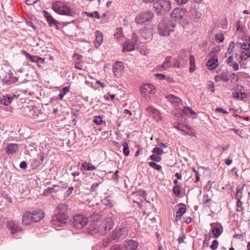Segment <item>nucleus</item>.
<instances>
[{
	"label": "nucleus",
	"instance_id": "obj_44",
	"mask_svg": "<svg viewBox=\"0 0 250 250\" xmlns=\"http://www.w3.org/2000/svg\"><path fill=\"white\" fill-rule=\"evenodd\" d=\"M73 58L74 59L75 63L76 62H81V63H83V56L82 55L75 53L74 54Z\"/></svg>",
	"mask_w": 250,
	"mask_h": 250
},
{
	"label": "nucleus",
	"instance_id": "obj_19",
	"mask_svg": "<svg viewBox=\"0 0 250 250\" xmlns=\"http://www.w3.org/2000/svg\"><path fill=\"white\" fill-rule=\"evenodd\" d=\"M43 14L44 16L46 19L49 26L58 25L59 24V22L56 20L47 11L44 10L43 11Z\"/></svg>",
	"mask_w": 250,
	"mask_h": 250
},
{
	"label": "nucleus",
	"instance_id": "obj_46",
	"mask_svg": "<svg viewBox=\"0 0 250 250\" xmlns=\"http://www.w3.org/2000/svg\"><path fill=\"white\" fill-rule=\"evenodd\" d=\"M215 40L218 43H221L223 42L224 37L222 33H218L215 36Z\"/></svg>",
	"mask_w": 250,
	"mask_h": 250
},
{
	"label": "nucleus",
	"instance_id": "obj_33",
	"mask_svg": "<svg viewBox=\"0 0 250 250\" xmlns=\"http://www.w3.org/2000/svg\"><path fill=\"white\" fill-rule=\"evenodd\" d=\"M43 160L44 157L41 155L39 157V159H34L33 160V165H34L35 168H36L43 163Z\"/></svg>",
	"mask_w": 250,
	"mask_h": 250
},
{
	"label": "nucleus",
	"instance_id": "obj_63",
	"mask_svg": "<svg viewBox=\"0 0 250 250\" xmlns=\"http://www.w3.org/2000/svg\"><path fill=\"white\" fill-rule=\"evenodd\" d=\"M113 240L111 238V235L109 238H107L104 243V245L105 247H107L109 243L111 242V241Z\"/></svg>",
	"mask_w": 250,
	"mask_h": 250
},
{
	"label": "nucleus",
	"instance_id": "obj_32",
	"mask_svg": "<svg viewBox=\"0 0 250 250\" xmlns=\"http://www.w3.org/2000/svg\"><path fill=\"white\" fill-rule=\"evenodd\" d=\"M190 13L192 18L195 20L200 19L202 16V14L201 12L197 11L196 10L194 9L190 11Z\"/></svg>",
	"mask_w": 250,
	"mask_h": 250
},
{
	"label": "nucleus",
	"instance_id": "obj_56",
	"mask_svg": "<svg viewBox=\"0 0 250 250\" xmlns=\"http://www.w3.org/2000/svg\"><path fill=\"white\" fill-rule=\"evenodd\" d=\"M186 208L185 207H180L177 211V214H179L182 216L186 212Z\"/></svg>",
	"mask_w": 250,
	"mask_h": 250
},
{
	"label": "nucleus",
	"instance_id": "obj_24",
	"mask_svg": "<svg viewBox=\"0 0 250 250\" xmlns=\"http://www.w3.org/2000/svg\"><path fill=\"white\" fill-rule=\"evenodd\" d=\"M18 145L15 144H9L6 148V152L8 154H13L18 150Z\"/></svg>",
	"mask_w": 250,
	"mask_h": 250
},
{
	"label": "nucleus",
	"instance_id": "obj_15",
	"mask_svg": "<svg viewBox=\"0 0 250 250\" xmlns=\"http://www.w3.org/2000/svg\"><path fill=\"white\" fill-rule=\"evenodd\" d=\"M210 227L212 228L211 231L213 235V237L215 238H218L223 232L222 227L215 223L210 224Z\"/></svg>",
	"mask_w": 250,
	"mask_h": 250
},
{
	"label": "nucleus",
	"instance_id": "obj_16",
	"mask_svg": "<svg viewBox=\"0 0 250 250\" xmlns=\"http://www.w3.org/2000/svg\"><path fill=\"white\" fill-rule=\"evenodd\" d=\"M124 70V66L123 65V63L121 62H117L113 66V71L115 75V76L117 77H119L121 73Z\"/></svg>",
	"mask_w": 250,
	"mask_h": 250
},
{
	"label": "nucleus",
	"instance_id": "obj_34",
	"mask_svg": "<svg viewBox=\"0 0 250 250\" xmlns=\"http://www.w3.org/2000/svg\"><path fill=\"white\" fill-rule=\"evenodd\" d=\"M55 188H59V187L57 186H54V187L53 188H47L46 189H45L44 190V192H43V195H48L52 193L53 192H56L57 191H58V190H56L55 189Z\"/></svg>",
	"mask_w": 250,
	"mask_h": 250
},
{
	"label": "nucleus",
	"instance_id": "obj_17",
	"mask_svg": "<svg viewBox=\"0 0 250 250\" xmlns=\"http://www.w3.org/2000/svg\"><path fill=\"white\" fill-rule=\"evenodd\" d=\"M18 81V77L14 76L12 73H8L2 80L3 83L7 85L10 84Z\"/></svg>",
	"mask_w": 250,
	"mask_h": 250
},
{
	"label": "nucleus",
	"instance_id": "obj_30",
	"mask_svg": "<svg viewBox=\"0 0 250 250\" xmlns=\"http://www.w3.org/2000/svg\"><path fill=\"white\" fill-rule=\"evenodd\" d=\"M68 210V206L63 204H61L58 206L57 210L59 213H64L67 212Z\"/></svg>",
	"mask_w": 250,
	"mask_h": 250
},
{
	"label": "nucleus",
	"instance_id": "obj_60",
	"mask_svg": "<svg viewBox=\"0 0 250 250\" xmlns=\"http://www.w3.org/2000/svg\"><path fill=\"white\" fill-rule=\"evenodd\" d=\"M185 133L187 135H191V136H195V134L196 133L195 130L192 129V128L190 129L189 130H188L187 131H186L185 132Z\"/></svg>",
	"mask_w": 250,
	"mask_h": 250
},
{
	"label": "nucleus",
	"instance_id": "obj_13",
	"mask_svg": "<svg viewBox=\"0 0 250 250\" xmlns=\"http://www.w3.org/2000/svg\"><path fill=\"white\" fill-rule=\"evenodd\" d=\"M124 246L125 250H136L138 247V243L132 239L127 240L124 242Z\"/></svg>",
	"mask_w": 250,
	"mask_h": 250
},
{
	"label": "nucleus",
	"instance_id": "obj_51",
	"mask_svg": "<svg viewBox=\"0 0 250 250\" xmlns=\"http://www.w3.org/2000/svg\"><path fill=\"white\" fill-rule=\"evenodd\" d=\"M208 89L212 92H214V84L212 81H208Z\"/></svg>",
	"mask_w": 250,
	"mask_h": 250
},
{
	"label": "nucleus",
	"instance_id": "obj_48",
	"mask_svg": "<svg viewBox=\"0 0 250 250\" xmlns=\"http://www.w3.org/2000/svg\"><path fill=\"white\" fill-rule=\"evenodd\" d=\"M173 193L178 196L181 193V187L179 185H176L173 188Z\"/></svg>",
	"mask_w": 250,
	"mask_h": 250
},
{
	"label": "nucleus",
	"instance_id": "obj_22",
	"mask_svg": "<svg viewBox=\"0 0 250 250\" xmlns=\"http://www.w3.org/2000/svg\"><path fill=\"white\" fill-rule=\"evenodd\" d=\"M217 59H212L208 61L207 63V67L209 70H213L218 66Z\"/></svg>",
	"mask_w": 250,
	"mask_h": 250
},
{
	"label": "nucleus",
	"instance_id": "obj_9",
	"mask_svg": "<svg viewBox=\"0 0 250 250\" xmlns=\"http://www.w3.org/2000/svg\"><path fill=\"white\" fill-rule=\"evenodd\" d=\"M247 30L245 26L241 23L240 21L237 22L236 29L235 30V36L238 38L245 40L247 38Z\"/></svg>",
	"mask_w": 250,
	"mask_h": 250
},
{
	"label": "nucleus",
	"instance_id": "obj_28",
	"mask_svg": "<svg viewBox=\"0 0 250 250\" xmlns=\"http://www.w3.org/2000/svg\"><path fill=\"white\" fill-rule=\"evenodd\" d=\"M135 45V44H134L132 42L129 43L127 42H125V45L123 47L124 51H125V50L126 51H131L134 50V49H135L134 45Z\"/></svg>",
	"mask_w": 250,
	"mask_h": 250
},
{
	"label": "nucleus",
	"instance_id": "obj_55",
	"mask_svg": "<svg viewBox=\"0 0 250 250\" xmlns=\"http://www.w3.org/2000/svg\"><path fill=\"white\" fill-rule=\"evenodd\" d=\"M152 152L157 155H160L163 152V150L159 147H155L153 149Z\"/></svg>",
	"mask_w": 250,
	"mask_h": 250
},
{
	"label": "nucleus",
	"instance_id": "obj_47",
	"mask_svg": "<svg viewBox=\"0 0 250 250\" xmlns=\"http://www.w3.org/2000/svg\"><path fill=\"white\" fill-rule=\"evenodd\" d=\"M237 211H242L244 209L243 207H242V203L240 201L241 198H237Z\"/></svg>",
	"mask_w": 250,
	"mask_h": 250
},
{
	"label": "nucleus",
	"instance_id": "obj_31",
	"mask_svg": "<svg viewBox=\"0 0 250 250\" xmlns=\"http://www.w3.org/2000/svg\"><path fill=\"white\" fill-rule=\"evenodd\" d=\"M233 54L230 55H228V59L226 61V62L229 66L232 67L233 69H234V62L233 61Z\"/></svg>",
	"mask_w": 250,
	"mask_h": 250
},
{
	"label": "nucleus",
	"instance_id": "obj_3",
	"mask_svg": "<svg viewBox=\"0 0 250 250\" xmlns=\"http://www.w3.org/2000/svg\"><path fill=\"white\" fill-rule=\"evenodd\" d=\"M53 10L61 15L71 16L72 15V11L70 7L60 1H56L52 3Z\"/></svg>",
	"mask_w": 250,
	"mask_h": 250
},
{
	"label": "nucleus",
	"instance_id": "obj_38",
	"mask_svg": "<svg viewBox=\"0 0 250 250\" xmlns=\"http://www.w3.org/2000/svg\"><path fill=\"white\" fill-rule=\"evenodd\" d=\"M234 48V43L233 41L231 42L228 47L227 52L226 54V56L227 57L228 55L233 54V49Z\"/></svg>",
	"mask_w": 250,
	"mask_h": 250
},
{
	"label": "nucleus",
	"instance_id": "obj_2",
	"mask_svg": "<svg viewBox=\"0 0 250 250\" xmlns=\"http://www.w3.org/2000/svg\"><path fill=\"white\" fill-rule=\"evenodd\" d=\"M153 8L158 14L163 15L171 8L169 0H158L153 3Z\"/></svg>",
	"mask_w": 250,
	"mask_h": 250
},
{
	"label": "nucleus",
	"instance_id": "obj_37",
	"mask_svg": "<svg viewBox=\"0 0 250 250\" xmlns=\"http://www.w3.org/2000/svg\"><path fill=\"white\" fill-rule=\"evenodd\" d=\"M12 101V98L8 96H3L1 100V102L4 105H8Z\"/></svg>",
	"mask_w": 250,
	"mask_h": 250
},
{
	"label": "nucleus",
	"instance_id": "obj_42",
	"mask_svg": "<svg viewBox=\"0 0 250 250\" xmlns=\"http://www.w3.org/2000/svg\"><path fill=\"white\" fill-rule=\"evenodd\" d=\"M123 153L124 155L126 156H128L130 153L129 147L128 144L126 142H124L123 144Z\"/></svg>",
	"mask_w": 250,
	"mask_h": 250
},
{
	"label": "nucleus",
	"instance_id": "obj_39",
	"mask_svg": "<svg viewBox=\"0 0 250 250\" xmlns=\"http://www.w3.org/2000/svg\"><path fill=\"white\" fill-rule=\"evenodd\" d=\"M24 54L26 57H28L30 61H31L32 62H37L39 61V57L36 56H32L29 53L26 52L25 51H24Z\"/></svg>",
	"mask_w": 250,
	"mask_h": 250
},
{
	"label": "nucleus",
	"instance_id": "obj_27",
	"mask_svg": "<svg viewBox=\"0 0 250 250\" xmlns=\"http://www.w3.org/2000/svg\"><path fill=\"white\" fill-rule=\"evenodd\" d=\"M189 72H193L195 70V60L194 57L192 55L189 56Z\"/></svg>",
	"mask_w": 250,
	"mask_h": 250
},
{
	"label": "nucleus",
	"instance_id": "obj_57",
	"mask_svg": "<svg viewBox=\"0 0 250 250\" xmlns=\"http://www.w3.org/2000/svg\"><path fill=\"white\" fill-rule=\"evenodd\" d=\"M100 184V183H94L91 187V191H93V192L96 191L97 189Z\"/></svg>",
	"mask_w": 250,
	"mask_h": 250
},
{
	"label": "nucleus",
	"instance_id": "obj_26",
	"mask_svg": "<svg viewBox=\"0 0 250 250\" xmlns=\"http://www.w3.org/2000/svg\"><path fill=\"white\" fill-rule=\"evenodd\" d=\"M167 100L172 103L179 104L181 102V99L173 95H168L167 96Z\"/></svg>",
	"mask_w": 250,
	"mask_h": 250
},
{
	"label": "nucleus",
	"instance_id": "obj_36",
	"mask_svg": "<svg viewBox=\"0 0 250 250\" xmlns=\"http://www.w3.org/2000/svg\"><path fill=\"white\" fill-rule=\"evenodd\" d=\"M146 111L150 114H152L155 117L159 116V112L157 109L152 106H149L146 108Z\"/></svg>",
	"mask_w": 250,
	"mask_h": 250
},
{
	"label": "nucleus",
	"instance_id": "obj_6",
	"mask_svg": "<svg viewBox=\"0 0 250 250\" xmlns=\"http://www.w3.org/2000/svg\"><path fill=\"white\" fill-rule=\"evenodd\" d=\"M68 216L64 213H57L52 218V224L55 226H62L67 222Z\"/></svg>",
	"mask_w": 250,
	"mask_h": 250
},
{
	"label": "nucleus",
	"instance_id": "obj_20",
	"mask_svg": "<svg viewBox=\"0 0 250 250\" xmlns=\"http://www.w3.org/2000/svg\"><path fill=\"white\" fill-rule=\"evenodd\" d=\"M31 214L33 222H39L44 217L43 213L41 209L34 210Z\"/></svg>",
	"mask_w": 250,
	"mask_h": 250
},
{
	"label": "nucleus",
	"instance_id": "obj_14",
	"mask_svg": "<svg viewBox=\"0 0 250 250\" xmlns=\"http://www.w3.org/2000/svg\"><path fill=\"white\" fill-rule=\"evenodd\" d=\"M31 212L26 211L22 215L21 224L23 226H29L33 222Z\"/></svg>",
	"mask_w": 250,
	"mask_h": 250
},
{
	"label": "nucleus",
	"instance_id": "obj_62",
	"mask_svg": "<svg viewBox=\"0 0 250 250\" xmlns=\"http://www.w3.org/2000/svg\"><path fill=\"white\" fill-rule=\"evenodd\" d=\"M190 109H191V108L189 107H188V106L185 107L183 109V112L186 115H189V112H190Z\"/></svg>",
	"mask_w": 250,
	"mask_h": 250
},
{
	"label": "nucleus",
	"instance_id": "obj_64",
	"mask_svg": "<svg viewBox=\"0 0 250 250\" xmlns=\"http://www.w3.org/2000/svg\"><path fill=\"white\" fill-rule=\"evenodd\" d=\"M111 250H122L120 245H115L111 249Z\"/></svg>",
	"mask_w": 250,
	"mask_h": 250
},
{
	"label": "nucleus",
	"instance_id": "obj_59",
	"mask_svg": "<svg viewBox=\"0 0 250 250\" xmlns=\"http://www.w3.org/2000/svg\"><path fill=\"white\" fill-rule=\"evenodd\" d=\"M74 190V188L73 187H71L69 188V189L65 192L64 197H68L69 196Z\"/></svg>",
	"mask_w": 250,
	"mask_h": 250
},
{
	"label": "nucleus",
	"instance_id": "obj_5",
	"mask_svg": "<svg viewBox=\"0 0 250 250\" xmlns=\"http://www.w3.org/2000/svg\"><path fill=\"white\" fill-rule=\"evenodd\" d=\"M114 225V223L112 219L110 218H107L102 222L99 229L97 230H94V231L102 234H106L107 232L113 228Z\"/></svg>",
	"mask_w": 250,
	"mask_h": 250
},
{
	"label": "nucleus",
	"instance_id": "obj_7",
	"mask_svg": "<svg viewBox=\"0 0 250 250\" xmlns=\"http://www.w3.org/2000/svg\"><path fill=\"white\" fill-rule=\"evenodd\" d=\"M128 229L127 227H123L121 228H116L111 234V238L118 241L120 240L124 239L128 234Z\"/></svg>",
	"mask_w": 250,
	"mask_h": 250
},
{
	"label": "nucleus",
	"instance_id": "obj_53",
	"mask_svg": "<svg viewBox=\"0 0 250 250\" xmlns=\"http://www.w3.org/2000/svg\"><path fill=\"white\" fill-rule=\"evenodd\" d=\"M150 158L151 160L157 162H159L161 160V158L160 157L155 154L151 155L150 156Z\"/></svg>",
	"mask_w": 250,
	"mask_h": 250
},
{
	"label": "nucleus",
	"instance_id": "obj_49",
	"mask_svg": "<svg viewBox=\"0 0 250 250\" xmlns=\"http://www.w3.org/2000/svg\"><path fill=\"white\" fill-rule=\"evenodd\" d=\"M221 77L222 81H224L225 82H228L229 80V77L228 75V72H223L222 74H220Z\"/></svg>",
	"mask_w": 250,
	"mask_h": 250
},
{
	"label": "nucleus",
	"instance_id": "obj_8",
	"mask_svg": "<svg viewBox=\"0 0 250 250\" xmlns=\"http://www.w3.org/2000/svg\"><path fill=\"white\" fill-rule=\"evenodd\" d=\"M88 222L87 217L83 215L79 214L74 216L72 223L73 227L78 229H82L88 223Z\"/></svg>",
	"mask_w": 250,
	"mask_h": 250
},
{
	"label": "nucleus",
	"instance_id": "obj_18",
	"mask_svg": "<svg viewBox=\"0 0 250 250\" xmlns=\"http://www.w3.org/2000/svg\"><path fill=\"white\" fill-rule=\"evenodd\" d=\"M95 39L94 41V44L96 48L99 47L103 42V34L99 31L95 32Z\"/></svg>",
	"mask_w": 250,
	"mask_h": 250
},
{
	"label": "nucleus",
	"instance_id": "obj_25",
	"mask_svg": "<svg viewBox=\"0 0 250 250\" xmlns=\"http://www.w3.org/2000/svg\"><path fill=\"white\" fill-rule=\"evenodd\" d=\"M114 36L119 43H123L125 42V38L120 29L118 30Z\"/></svg>",
	"mask_w": 250,
	"mask_h": 250
},
{
	"label": "nucleus",
	"instance_id": "obj_41",
	"mask_svg": "<svg viewBox=\"0 0 250 250\" xmlns=\"http://www.w3.org/2000/svg\"><path fill=\"white\" fill-rule=\"evenodd\" d=\"M244 187V185H242L241 186L240 185L237 187L236 190V194H235V196H237V198H241L243 188Z\"/></svg>",
	"mask_w": 250,
	"mask_h": 250
},
{
	"label": "nucleus",
	"instance_id": "obj_50",
	"mask_svg": "<svg viewBox=\"0 0 250 250\" xmlns=\"http://www.w3.org/2000/svg\"><path fill=\"white\" fill-rule=\"evenodd\" d=\"M138 37L136 33H133L132 35V42L133 43L136 45L138 42Z\"/></svg>",
	"mask_w": 250,
	"mask_h": 250
},
{
	"label": "nucleus",
	"instance_id": "obj_58",
	"mask_svg": "<svg viewBox=\"0 0 250 250\" xmlns=\"http://www.w3.org/2000/svg\"><path fill=\"white\" fill-rule=\"evenodd\" d=\"M83 63L81 62H76L75 63V68L76 69L82 70L83 69Z\"/></svg>",
	"mask_w": 250,
	"mask_h": 250
},
{
	"label": "nucleus",
	"instance_id": "obj_40",
	"mask_svg": "<svg viewBox=\"0 0 250 250\" xmlns=\"http://www.w3.org/2000/svg\"><path fill=\"white\" fill-rule=\"evenodd\" d=\"M247 94L245 92H235V98L243 100L244 98H247Z\"/></svg>",
	"mask_w": 250,
	"mask_h": 250
},
{
	"label": "nucleus",
	"instance_id": "obj_52",
	"mask_svg": "<svg viewBox=\"0 0 250 250\" xmlns=\"http://www.w3.org/2000/svg\"><path fill=\"white\" fill-rule=\"evenodd\" d=\"M93 122L97 125H101L103 122L102 118L100 116H96L93 119Z\"/></svg>",
	"mask_w": 250,
	"mask_h": 250
},
{
	"label": "nucleus",
	"instance_id": "obj_61",
	"mask_svg": "<svg viewBox=\"0 0 250 250\" xmlns=\"http://www.w3.org/2000/svg\"><path fill=\"white\" fill-rule=\"evenodd\" d=\"M39 0H25V3L27 5H31L37 2Z\"/></svg>",
	"mask_w": 250,
	"mask_h": 250
},
{
	"label": "nucleus",
	"instance_id": "obj_21",
	"mask_svg": "<svg viewBox=\"0 0 250 250\" xmlns=\"http://www.w3.org/2000/svg\"><path fill=\"white\" fill-rule=\"evenodd\" d=\"M141 35L144 39L150 38L152 36V30L151 28L144 27L140 31Z\"/></svg>",
	"mask_w": 250,
	"mask_h": 250
},
{
	"label": "nucleus",
	"instance_id": "obj_11",
	"mask_svg": "<svg viewBox=\"0 0 250 250\" xmlns=\"http://www.w3.org/2000/svg\"><path fill=\"white\" fill-rule=\"evenodd\" d=\"M250 57V43L243 42L241 46L240 58L246 60Z\"/></svg>",
	"mask_w": 250,
	"mask_h": 250
},
{
	"label": "nucleus",
	"instance_id": "obj_29",
	"mask_svg": "<svg viewBox=\"0 0 250 250\" xmlns=\"http://www.w3.org/2000/svg\"><path fill=\"white\" fill-rule=\"evenodd\" d=\"M171 59V57L170 56H167L166 59L165 61L162 64V67L164 69H167V68H169L171 66V63L170 62V60Z\"/></svg>",
	"mask_w": 250,
	"mask_h": 250
},
{
	"label": "nucleus",
	"instance_id": "obj_45",
	"mask_svg": "<svg viewBox=\"0 0 250 250\" xmlns=\"http://www.w3.org/2000/svg\"><path fill=\"white\" fill-rule=\"evenodd\" d=\"M148 164L150 167L157 170H160L162 168V167L160 165H158L154 162H150Z\"/></svg>",
	"mask_w": 250,
	"mask_h": 250
},
{
	"label": "nucleus",
	"instance_id": "obj_10",
	"mask_svg": "<svg viewBox=\"0 0 250 250\" xmlns=\"http://www.w3.org/2000/svg\"><path fill=\"white\" fill-rule=\"evenodd\" d=\"M140 91L144 97H149L150 95H153L155 93L156 90L153 84L146 83L141 86Z\"/></svg>",
	"mask_w": 250,
	"mask_h": 250
},
{
	"label": "nucleus",
	"instance_id": "obj_4",
	"mask_svg": "<svg viewBox=\"0 0 250 250\" xmlns=\"http://www.w3.org/2000/svg\"><path fill=\"white\" fill-rule=\"evenodd\" d=\"M154 18V14L151 11L142 12L138 14L135 21L137 24H143L146 22H150Z\"/></svg>",
	"mask_w": 250,
	"mask_h": 250
},
{
	"label": "nucleus",
	"instance_id": "obj_35",
	"mask_svg": "<svg viewBox=\"0 0 250 250\" xmlns=\"http://www.w3.org/2000/svg\"><path fill=\"white\" fill-rule=\"evenodd\" d=\"M82 167L85 169L91 171L95 170L96 169V167L95 166H93L92 164H90L89 163H87L86 162H83L82 164Z\"/></svg>",
	"mask_w": 250,
	"mask_h": 250
},
{
	"label": "nucleus",
	"instance_id": "obj_54",
	"mask_svg": "<svg viewBox=\"0 0 250 250\" xmlns=\"http://www.w3.org/2000/svg\"><path fill=\"white\" fill-rule=\"evenodd\" d=\"M218 242L216 240H214L212 242V244L210 246V248L212 250H215L218 246Z\"/></svg>",
	"mask_w": 250,
	"mask_h": 250
},
{
	"label": "nucleus",
	"instance_id": "obj_1",
	"mask_svg": "<svg viewBox=\"0 0 250 250\" xmlns=\"http://www.w3.org/2000/svg\"><path fill=\"white\" fill-rule=\"evenodd\" d=\"M175 24L168 19L161 20L158 25V32L162 36H168L174 31Z\"/></svg>",
	"mask_w": 250,
	"mask_h": 250
},
{
	"label": "nucleus",
	"instance_id": "obj_23",
	"mask_svg": "<svg viewBox=\"0 0 250 250\" xmlns=\"http://www.w3.org/2000/svg\"><path fill=\"white\" fill-rule=\"evenodd\" d=\"M185 10L183 9L175 8L171 13V16L175 18V20H179L181 17L182 13H185Z\"/></svg>",
	"mask_w": 250,
	"mask_h": 250
},
{
	"label": "nucleus",
	"instance_id": "obj_43",
	"mask_svg": "<svg viewBox=\"0 0 250 250\" xmlns=\"http://www.w3.org/2000/svg\"><path fill=\"white\" fill-rule=\"evenodd\" d=\"M85 14L88 17L95 18L97 19H99L101 17L99 13L97 11H94L91 13H88V12H85Z\"/></svg>",
	"mask_w": 250,
	"mask_h": 250
},
{
	"label": "nucleus",
	"instance_id": "obj_12",
	"mask_svg": "<svg viewBox=\"0 0 250 250\" xmlns=\"http://www.w3.org/2000/svg\"><path fill=\"white\" fill-rule=\"evenodd\" d=\"M7 229L10 230L12 235L15 234L18 231L22 230V228L13 221H8L6 224Z\"/></svg>",
	"mask_w": 250,
	"mask_h": 250
}]
</instances>
